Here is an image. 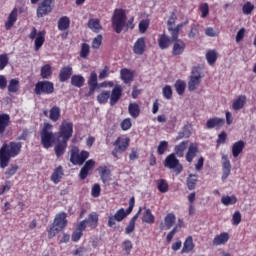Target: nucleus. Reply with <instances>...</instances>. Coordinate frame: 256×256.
Returning <instances> with one entry per match:
<instances>
[{
  "label": "nucleus",
  "instance_id": "f257e3e1",
  "mask_svg": "<svg viewBox=\"0 0 256 256\" xmlns=\"http://www.w3.org/2000/svg\"><path fill=\"white\" fill-rule=\"evenodd\" d=\"M21 142H10L9 144H3L0 148V167L5 169L9 165L12 157H17L21 153Z\"/></svg>",
  "mask_w": 256,
  "mask_h": 256
},
{
  "label": "nucleus",
  "instance_id": "f03ea898",
  "mask_svg": "<svg viewBox=\"0 0 256 256\" xmlns=\"http://www.w3.org/2000/svg\"><path fill=\"white\" fill-rule=\"evenodd\" d=\"M65 227H67V213L60 212L55 216L54 221L48 230L49 239H53V237L58 233H61Z\"/></svg>",
  "mask_w": 256,
  "mask_h": 256
},
{
  "label": "nucleus",
  "instance_id": "7ed1b4c3",
  "mask_svg": "<svg viewBox=\"0 0 256 256\" xmlns=\"http://www.w3.org/2000/svg\"><path fill=\"white\" fill-rule=\"evenodd\" d=\"M133 207H135V197H132L129 201V207L125 212L124 208L119 209L115 215H110L108 218V227H113L115 225V221H123L127 215H130V213L133 211Z\"/></svg>",
  "mask_w": 256,
  "mask_h": 256
},
{
  "label": "nucleus",
  "instance_id": "20e7f679",
  "mask_svg": "<svg viewBox=\"0 0 256 256\" xmlns=\"http://www.w3.org/2000/svg\"><path fill=\"white\" fill-rule=\"evenodd\" d=\"M53 125L45 122L44 126L40 132L41 143L45 149H49L51 147V143H53L55 139V135L53 134Z\"/></svg>",
  "mask_w": 256,
  "mask_h": 256
},
{
  "label": "nucleus",
  "instance_id": "39448f33",
  "mask_svg": "<svg viewBox=\"0 0 256 256\" xmlns=\"http://www.w3.org/2000/svg\"><path fill=\"white\" fill-rule=\"evenodd\" d=\"M125 21H127V16L125 15V10H115L114 16L112 18V27L116 33H121L123 27H125Z\"/></svg>",
  "mask_w": 256,
  "mask_h": 256
},
{
  "label": "nucleus",
  "instance_id": "423d86ee",
  "mask_svg": "<svg viewBox=\"0 0 256 256\" xmlns=\"http://www.w3.org/2000/svg\"><path fill=\"white\" fill-rule=\"evenodd\" d=\"M35 95H51L55 93V85L51 81H39L34 88Z\"/></svg>",
  "mask_w": 256,
  "mask_h": 256
},
{
  "label": "nucleus",
  "instance_id": "0eeeda50",
  "mask_svg": "<svg viewBox=\"0 0 256 256\" xmlns=\"http://www.w3.org/2000/svg\"><path fill=\"white\" fill-rule=\"evenodd\" d=\"M164 167L167 169H173L176 175H180V173L183 171V165L179 162V159H177L173 153L166 157L164 161Z\"/></svg>",
  "mask_w": 256,
  "mask_h": 256
},
{
  "label": "nucleus",
  "instance_id": "6e6552de",
  "mask_svg": "<svg viewBox=\"0 0 256 256\" xmlns=\"http://www.w3.org/2000/svg\"><path fill=\"white\" fill-rule=\"evenodd\" d=\"M71 137H73V123L64 120L60 125L58 141H61V139L63 141H69Z\"/></svg>",
  "mask_w": 256,
  "mask_h": 256
},
{
  "label": "nucleus",
  "instance_id": "1a4fd4ad",
  "mask_svg": "<svg viewBox=\"0 0 256 256\" xmlns=\"http://www.w3.org/2000/svg\"><path fill=\"white\" fill-rule=\"evenodd\" d=\"M199 85H201V72H199V68L194 67L188 82V91H197Z\"/></svg>",
  "mask_w": 256,
  "mask_h": 256
},
{
  "label": "nucleus",
  "instance_id": "9d476101",
  "mask_svg": "<svg viewBox=\"0 0 256 256\" xmlns=\"http://www.w3.org/2000/svg\"><path fill=\"white\" fill-rule=\"evenodd\" d=\"M87 159H89V152L82 151L79 154V149L73 148L71 150L70 161L73 163V165H83Z\"/></svg>",
  "mask_w": 256,
  "mask_h": 256
},
{
  "label": "nucleus",
  "instance_id": "9b49d317",
  "mask_svg": "<svg viewBox=\"0 0 256 256\" xmlns=\"http://www.w3.org/2000/svg\"><path fill=\"white\" fill-rule=\"evenodd\" d=\"M29 39L35 40V51H39L43 47V43H45V31L37 32V28L33 27L29 34Z\"/></svg>",
  "mask_w": 256,
  "mask_h": 256
},
{
  "label": "nucleus",
  "instance_id": "f8f14e48",
  "mask_svg": "<svg viewBox=\"0 0 256 256\" xmlns=\"http://www.w3.org/2000/svg\"><path fill=\"white\" fill-rule=\"evenodd\" d=\"M113 145L115 148L112 151V155L116 159H119V153H125V151H127V147H129V138H126L125 140L118 138Z\"/></svg>",
  "mask_w": 256,
  "mask_h": 256
},
{
  "label": "nucleus",
  "instance_id": "ddd939ff",
  "mask_svg": "<svg viewBox=\"0 0 256 256\" xmlns=\"http://www.w3.org/2000/svg\"><path fill=\"white\" fill-rule=\"evenodd\" d=\"M51 11H53V0H43L37 8L38 19L45 17V15H49Z\"/></svg>",
  "mask_w": 256,
  "mask_h": 256
},
{
  "label": "nucleus",
  "instance_id": "4468645a",
  "mask_svg": "<svg viewBox=\"0 0 256 256\" xmlns=\"http://www.w3.org/2000/svg\"><path fill=\"white\" fill-rule=\"evenodd\" d=\"M123 97V87L121 85L114 86L111 94H110V105L113 107V105H117L119 102V99Z\"/></svg>",
  "mask_w": 256,
  "mask_h": 256
},
{
  "label": "nucleus",
  "instance_id": "2eb2a0df",
  "mask_svg": "<svg viewBox=\"0 0 256 256\" xmlns=\"http://www.w3.org/2000/svg\"><path fill=\"white\" fill-rule=\"evenodd\" d=\"M93 169H95L94 160L93 159L88 160L80 170V174H79L80 179L82 181H84V179H87V175H89V172L93 171Z\"/></svg>",
  "mask_w": 256,
  "mask_h": 256
},
{
  "label": "nucleus",
  "instance_id": "dca6fc26",
  "mask_svg": "<svg viewBox=\"0 0 256 256\" xmlns=\"http://www.w3.org/2000/svg\"><path fill=\"white\" fill-rule=\"evenodd\" d=\"M222 171V181H226L227 177L231 175V161H229L227 155L222 156Z\"/></svg>",
  "mask_w": 256,
  "mask_h": 256
},
{
  "label": "nucleus",
  "instance_id": "f3484780",
  "mask_svg": "<svg viewBox=\"0 0 256 256\" xmlns=\"http://www.w3.org/2000/svg\"><path fill=\"white\" fill-rule=\"evenodd\" d=\"M175 221H177V217H175L174 213H169L164 218V224L161 223L160 229L161 231H165V229L169 230L173 225H175Z\"/></svg>",
  "mask_w": 256,
  "mask_h": 256
},
{
  "label": "nucleus",
  "instance_id": "a211bd4d",
  "mask_svg": "<svg viewBox=\"0 0 256 256\" xmlns=\"http://www.w3.org/2000/svg\"><path fill=\"white\" fill-rule=\"evenodd\" d=\"M225 125V119L223 118H210L206 122L208 129H221Z\"/></svg>",
  "mask_w": 256,
  "mask_h": 256
},
{
  "label": "nucleus",
  "instance_id": "6ab92c4d",
  "mask_svg": "<svg viewBox=\"0 0 256 256\" xmlns=\"http://www.w3.org/2000/svg\"><path fill=\"white\" fill-rule=\"evenodd\" d=\"M71 75H73V67H71V66H64L60 70L59 81L61 83H65V81L69 80V77H71Z\"/></svg>",
  "mask_w": 256,
  "mask_h": 256
},
{
  "label": "nucleus",
  "instance_id": "aec40b11",
  "mask_svg": "<svg viewBox=\"0 0 256 256\" xmlns=\"http://www.w3.org/2000/svg\"><path fill=\"white\" fill-rule=\"evenodd\" d=\"M145 47V38H138L133 47L135 55H143L145 53Z\"/></svg>",
  "mask_w": 256,
  "mask_h": 256
},
{
  "label": "nucleus",
  "instance_id": "412c9836",
  "mask_svg": "<svg viewBox=\"0 0 256 256\" xmlns=\"http://www.w3.org/2000/svg\"><path fill=\"white\" fill-rule=\"evenodd\" d=\"M185 43L183 40H175V43L173 45L172 55H183V52L185 51Z\"/></svg>",
  "mask_w": 256,
  "mask_h": 256
},
{
  "label": "nucleus",
  "instance_id": "4be33fe9",
  "mask_svg": "<svg viewBox=\"0 0 256 256\" xmlns=\"http://www.w3.org/2000/svg\"><path fill=\"white\" fill-rule=\"evenodd\" d=\"M15 23H17V8H14L9 14L8 20L5 23V29L9 31Z\"/></svg>",
  "mask_w": 256,
  "mask_h": 256
},
{
  "label": "nucleus",
  "instance_id": "5701e85b",
  "mask_svg": "<svg viewBox=\"0 0 256 256\" xmlns=\"http://www.w3.org/2000/svg\"><path fill=\"white\" fill-rule=\"evenodd\" d=\"M245 103H247V97L245 95H241L234 100L232 109H234V111H241V109L245 107Z\"/></svg>",
  "mask_w": 256,
  "mask_h": 256
},
{
  "label": "nucleus",
  "instance_id": "b1692460",
  "mask_svg": "<svg viewBox=\"0 0 256 256\" xmlns=\"http://www.w3.org/2000/svg\"><path fill=\"white\" fill-rule=\"evenodd\" d=\"M243 149H245V142L243 140H240L234 143L232 146L233 157H237L238 155H241V153H243Z\"/></svg>",
  "mask_w": 256,
  "mask_h": 256
},
{
  "label": "nucleus",
  "instance_id": "393cba45",
  "mask_svg": "<svg viewBox=\"0 0 256 256\" xmlns=\"http://www.w3.org/2000/svg\"><path fill=\"white\" fill-rule=\"evenodd\" d=\"M63 175V167L58 166L51 175V181H53V183L57 185V183H59L61 179H63Z\"/></svg>",
  "mask_w": 256,
  "mask_h": 256
},
{
  "label": "nucleus",
  "instance_id": "a878e982",
  "mask_svg": "<svg viewBox=\"0 0 256 256\" xmlns=\"http://www.w3.org/2000/svg\"><path fill=\"white\" fill-rule=\"evenodd\" d=\"M88 27L93 31L94 33H99L103 27L101 26V21L99 19L91 18L88 21Z\"/></svg>",
  "mask_w": 256,
  "mask_h": 256
},
{
  "label": "nucleus",
  "instance_id": "bb28decb",
  "mask_svg": "<svg viewBox=\"0 0 256 256\" xmlns=\"http://www.w3.org/2000/svg\"><path fill=\"white\" fill-rule=\"evenodd\" d=\"M229 241V233L223 232L220 235L215 236L213 245H225Z\"/></svg>",
  "mask_w": 256,
  "mask_h": 256
},
{
  "label": "nucleus",
  "instance_id": "cd10ccee",
  "mask_svg": "<svg viewBox=\"0 0 256 256\" xmlns=\"http://www.w3.org/2000/svg\"><path fill=\"white\" fill-rule=\"evenodd\" d=\"M181 29H183V24H178L175 28H173V26L168 27L172 41H181V39H179V31H181Z\"/></svg>",
  "mask_w": 256,
  "mask_h": 256
},
{
  "label": "nucleus",
  "instance_id": "c85d7f7f",
  "mask_svg": "<svg viewBox=\"0 0 256 256\" xmlns=\"http://www.w3.org/2000/svg\"><path fill=\"white\" fill-rule=\"evenodd\" d=\"M121 79L124 83H131L133 81V72L130 69L123 68L120 71Z\"/></svg>",
  "mask_w": 256,
  "mask_h": 256
},
{
  "label": "nucleus",
  "instance_id": "c756f323",
  "mask_svg": "<svg viewBox=\"0 0 256 256\" xmlns=\"http://www.w3.org/2000/svg\"><path fill=\"white\" fill-rule=\"evenodd\" d=\"M61 117V108L57 106H53L50 109L49 119L50 121H53L54 123H57Z\"/></svg>",
  "mask_w": 256,
  "mask_h": 256
},
{
  "label": "nucleus",
  "instance_id": "7c9ffc66",
  "mask_svg": "<svg viewBox=\"0 0 256 256\" xmlns=\"http://www.w3.org/2000/svg\"><path fill=\"white\" fill-rule=\"evenodd\" d=\"M140 213H141V208H139L138 213L135 214V215L131 218V220H130L128 226H127L126 229H125V233H126L127 235H130V233H133V231H135V221H137V219H139V214H140Z\"/></svg>",
  "mask_w": 256,
  "mask_h": 256
},
{
  "label": "nucleus",
  "instance_id": "2f4dec72",
  "mask_svg": "<svg viewBox=\"0 0 256 256\" xmlns=\"http://www.w3.org/2000/svg\"><path fill=\"white\" fill-rule=\"evenodd\" d=\"M65 149H67V140L61 139L55 146L56 157H61L65 153Z\"/></svg>",
  "mask_w": 256,
  "mask_h": 256
},
{
  "label": "nucleus",
  "instance_id": "473e14b6",
  "mask_svg": "<svg viewBox=\"0 0 256 256\" xmlns=\"http://www.w3.org/2000/svg\"><path fill=\"white\" fill-rule=\"evenodd\" d=\"M128 111L131 117H133V119H137V117H139L141 113V108L137 103H130L128 106Z\"/></svg>",
  "mask_w": 256,
  "mask_h": 256
},
{
  "label": "nucleus",
  "instance_id": "72a5a7b5",
  "mask_svg": "<svg viewBox=\"0 0 256 256\" xmlns=\"http://www.w3.org/2000/svg\"><path fill=\"white\" fill-rule=\"evenodd\" d=\"M142 221L143 223H149L150 225H152V223H155V216L153 215V213H151V209L144 208Z\"/></svg>",
  "mask_w": 256,
  "mask_h": 256
},
{
  "label": "nucleus",
  "instance_id": "f704fd0d",
  "mask_svg": "<svg viewBox=\"0 0 256 256\" xmlns=\"http://www.w3.org/2000/svg\"><path fill=\"white\" fill-rule=\"evenodd\" d=\"M100 173V177L103 183H107L109 181V177H111V170L107 168V166H100L98 168Z\"/></svg>",
  "mask_w": 256,
  "mask_h": 256
},
{
  "label": "nucleus",
  "instance_id": "c9c22d12",
  "mask_svg": "<svg viewBox=\"0 0 256 256\" xmlns=\"http://www.w3.org/2000/svg\"><path fill=\"white\" fill-rule=\"evenodd\" d=\"M10 117L8 114H0V133H5V129L9 127Z\"/></svg>",
  "mask_w": 256,
  "mask_h": 256
},
{
  "label": "nucleus",
  "instance_id": "e433bc0d",
  "mask_svg": "<svg viewBox=\"0 0 256 256\" xmlns=\"http://www.w3.org/2000/svg\"><path fill=\"white\" fill-rule=\"evenodd\" d=\"M85 221L91 227V229H95V227H97V223H99V215L93 212L89 214L88 219Z\"/></svg>",
  "mask_w": 256,
  "mask_h": 256
},
{
  "label": "nucleus",
  "instance_id": "4c0bfd02",
  "mask_svg": "<svg viewBox=\"0 0 256 256\" xmlns=\"http://www.w3.org/2000/svg\"><path fill=\"white\" fill-rule=\"evenodd\" d=\"M189 137H191V125H185L182 131L178 133L176 139L179 141V139H189Z\"/></svg>",
  "mask_w": 256,
  "mask_h": 256
},
{
  "label": "nucleus",
  "instance_id": "58836bf2",
  "mask_svg": "<svg viewBox=\"0 0 256 256\" xmlns=\"http://www.w3.org/2000/svg\"><path fill=\"white\" fill-rule=\"evenodd\" d=\"M198 151L199 149L197 148V146H194L193 144L189 146L188 152L186 154V160L188 161V163H191L193 159H195Z\"/></svg>",
  "mask_w": 256,
  "mask_h": 256
},
{
  "label": "nucleus",
  "instance_id": "ea45409f",
  "mask_svg": "<svg viewBox=\"0 0 256 256\" xmlns=\"http://www.w3.org/2000/svg\"><path fill=\"white\" fill-rule=\"evenodd\" d=\"M71 85L78 88L83 87V85H85V78L82 75H73Z\"/></svg>",
  "mask_w": 256,
  "mask_h": 256
},
{
  "label": "nucleus",
  "instance_id": "a19ab883",
  "mask_svg": "<svg viewBox=\"0 0 256 256\" xmlns=\"http://www.w3.org/2000/svg\"><path fill=\"white\" fill-rule=\"evenodd\" d=\"M71 25V21L69 20V17L63 16L58 21V29L59 31H67V28Z\"/></svg>",
  "mask_w": 256,
  "mask_h": 256
},
{
  "label": "nucleus",
  "instance_id": "79ce46f5",
  "mask_svg": "<svg viewBox=\"0 0 256 256\" xmlns=\"http://www.w3.org/2000/svg\"><path fill=\"white\" fill-rule=\"evenodd\" d=\"M194 248H195V244H193V237L188 236L184 242L182 253H189L193 251Z\"/></svg>",
  "mask_w": 256,
  "mask_h": 256
},
{
  "label": "nucleus",
  "instance_id": "37998d69",
  "mask_svg": "<svg viewBox=\"0 0 256 256\" xmlns=\"http://www.w3.org/2000/svg\"><path fill=\"white\" fill-rule=\"evenodd\" d=\"M160 49H167L171 45V39L167 35L162 34L158 39Z\"/></svg>",
  "mask_w": 256,
  "mask_h": 256
},
{
  "label": "nucleus",
  "instance_id": "c03bdc74",
  "mask_svg": "<svg viewBox=\"0 0 256 256\" xmlns=\"http://www.w3.org/2000/svg\"><path fill=\"white\" fill-rule=\"evenodd\" d=\"M188 143L189 141H183L179 145L175 146L174 155H177V157H183V154L185 152V149L187 148Z\"/></svg>",
  "mask_w": 256,
  "mask_h": 256
},
{
  "label": "nucleus",
  "instance_id": "a18cd8bd",
  "mask_svg": "<svg viewBox=\"0 0 256 256\" xmlns=\"http://www.w3.org/2000/svg\"><path fill=\"white\" fill-rule=\"evenodd\" d=\"M174 87H175L178 95H183V93H185L187 83H185V81H183V80H177L174 84Z\"/></svg>",
  "mask_w": 256,
  "mask_h": 256
},
{
  "label": "nucleus",
  "instance_id": "49530a36",
  "mask_svg": "<svg viewBox=\"0 0 256 256\" xmlns=\"http://www.w3.org/2000/svg\"><path fill=\"white\" fill-rule=\"evenodd\" d=\"M197 175L195 174H190L189 177L187 178V187L189 191H193L197 185Z\"/></svg>",
  "mask_w": 256,
  "mask_h": 256
},
{
  "label": "nucleus",
  "instance_id": "de8ad7c7",
  "mask_svg": "<svg viewBox=\"0 0 256 256\" xmlns=\"http://www.w3.org/2000/svg\"><path fill=\"white\" fill-rule=\"evenodd\" d=\"M221 203L223 205L229 206V205H235L237 203V197L235 195L232 196H223L221 198Z\"/></svg>",
  "mask_w": 256,
  "mask_h": 256
},
{
  "label": "nucleus",
  "instance_id": "09e8293b",
  "mask_svg": "<svg viewBox=\"0 0 256 256\" xmlns=\"http://www.w3.org/2000/svg\"><path fill=\"white\" fill-rule=\"evenodd\" d=\"M109 98H111V92L102 91L101 94L97 96V101L98 103L105 104L107 101H109Z\"/></svg>",
  "mask_w": 256,
  "mask_h": 256
},
{
  "label": "nucleus",
  "instance_id": "8fccbe9b",
  "mask_svg": "<svg viewBox=\"0 0 256 256\" xmlns=\"http://www.w3.org/2000/svg\"><path fill=\"white\" fill-rule=\"evenodd\" d=\"M53 72L51 71V65L46 64L41 68V77L42 79H49Z\"/></svg>",
  "mask_w": 256,
  "mask_h": 256
},
{
  "label": "nucleus",
  "instance_id": "3c124183",
  "mask_svg": "<svg viewBox=\"0 0 256 256\" xmlns=\"http://www.w3.org/2000/svg\"><path fill=\"white\" fill-rule=\"evenodd\" d=\"M206 60L208 61L209 65H214L217 61V52L215 50H209L206 53Z\"/></svg>",
  "mask_w": 256,
  "mask_h": 256
},
{
  "label": "nucleus",
  "instance_id": "603ef678",
  "mask_svg": "<svg viewBox=\"0 0 256 256\" xmlns=\"http://www.w3.org/2000/svg\"><path fill=\"white\" fill-rule=\"evenodd\" d=\"M9 93H17L19 91V81L17 79H12L8 85Z\"/></svg>",
  "mask_w": 256,
  "mask_h": 256
},
{
  "label": "nucleus",
  "instance_id": "864d4df0",
  "mask_svg": "<svg viewBox=\"0 0 256 256\" xmlns=\"http://www.w3.org/2000/svg\"><path fill=\"white\" fill-rule=\"evenodd\" d=\"M91 52L89 44L83 43L81 46V51H80V57L82 59H87L89 57V53Z\"/></svg>",
  "mask_w": 256,
  "mask_h": 256
},
{
  "label": "nucleus",
  "instance_id": "5fc2aeb1",
  "mask_svg": "<svg viewBox=\"0 0 256 256\" xmlns=\"http://www.w3.org/2000/svg\"><path fill=\"white\" fill-rule=\"evenodd\" d=\"M167 149H169V142H167L165 140L161 141L157 148L158 155H164L165 151H167Z\"/></svg>",
  "mask_w": 256,
  "mask_h": 256
},
{
  "label": "nucleus",
  "instance_id": "6e6d98bb",
  "mask_svg": "<svg viewBox=\"0 0 256 256\" xmlns=\"http://www.w3.org/2000/svg\"><path fill=\"white\" fill-rule=\"evenodd\" d=\"M158 191H160V193H167V191H169V184H167V182L163 179L158 180Z\"/></svg>",
  "mask_w": 256,
  "mask_h": 256
},
{
  "label": "nucleus",
  "instance_id": "4d7b16f0",
  "mask_svg": "<svg viewBox=\"0 0 256 256\" xmlns=\"http://www.w3.org/2000/svg\"><path fill=\"white\" fill-rule=\"evenodd\" d=\"M9 65V56L7 54H0V71Z\"/></svg>",
  "mask_w": 256,
  "mask_h": 256
},
{
  "label": "nucleus",
  "instance_id": "13d9d810",
  "mask_svg": "<svg viewBox=\"0 0 256 256\" xmlns=\"http://www.w3.org/2000/svg\"><path fill=\"white\" fill-rule=\"evenodd\" d=\"M162 93L165 99H173V89L171 88V86L166 85L163 88Z\"/></svg>",
  "mask_w": 256,
  "mask_h": 256
},
{
  "label": "nucleus",
  "instance_id": "bf43d9fd",
  "mask_svg": "<svg viewBox=\"0 0 256 256\" xmlns=\"http://www.w3.org/2000/svg\"><path fill=\"white\" fill-rule=\"evenodd\" d=\"M88 85L89 87H97V72L93 71L90 73Z\"/></svg>",
  "mask_w": 256,
  "mask_h": 256
},
{
  "label": "nucleus",
  "instance_id": "052dcab7",
  "mask_svg": "<svg viewBox=\"0 0 256 256\" xmlns=\"http://www.w3.org/2000/svg\"><path fill=\"white\" fill-rule=\"evenodd\" d=\"M199 10L201 11V17L205 19L207 15H209V4L207 3H202L200 4Z\"/></svg>",
  "mask_w": 256,
  "mask_h": 256
},
{
  "label": "nucleus",
  "instance_id": "680f3d73",
  "mask_svg": "<svg viewBox=\"0 0 256 256\" xmlns=\"http://www.w3.org/2000/svg\"><path fill=\"white\" fill-rule=\"evenodd\" d=\"M101 43H103V36L98 35L92 41V49H99L101 47Z\"/></svg>",
  "mask_w": 256,
  "mask_h": 256
},
{
  "label": "nucleus",
  "instance_id": "e2e57ef3",
  "mask_svg": "<svg viewBox=\"0 0 256 256\" xmlns=\"http://www.w3.org/2000/svg\"><path fill=\"white\" fill-rule=\"evenodd\" d=\"M132 125L131 118H126L121 122L120 127L122 131H129V128L132 127Z\"/></svg>",
  "mask_w": 256,
  "mask_h": 256
},
{
  "label": "nucleus",
  "instance_id": "0e129e2a",
  "mask_svg": "<svg viewBox=\"0 0 256 256\" xmlns=\"http://www.w3.org/2000/svg\"><path fill=\"white\" fill-rule=\"evenodd\" d=\"M18 169H19V166H17V165L10 166L7 169V171L5 172L7 179H9V177H13V175H15L17 173Z\"/></svg>",
  "mask_w": 256,
  "mask_h": 256
},
{
  "label": "nucleus",
  "instance_id": "69168bd1",
  "mask_svg": "<svg viewBox=\"0 0 256 256\" xmlns=\"http://www.w3.org/2000/svg\"><path fill=\"white\" fill-rule=\"evenodd\" d=\"M253 9H255V6L251 4V2H247L243 6V13L244 15H251Z\"/></svg>",
  "mask_w": 256,
  "mask_h": 256
},
{
  "label": "nucleus",
  "instance_id": "338daca9",
  "mask_svg": "<svg viewBox=\"0 0 256 256\" xmlns=\"http://www.w3.org/2000/svg\"><path fill=\"white\" fill-rule=\"evenodd\" d=\"M147 29H149V20H142L139 23V31H140V33H145V31H147Z\"/></svg>",
  "mask_w": 256,
  "mask_h": 256
},
{
  "label": "nucleus",
  "instance_id": "774afa93",
  "mask_svg": "<svg viewBox=\"0 0 256 256\" xmlns=\"http://www.w3.org/2000/svg\"><path fill=\"white\" fill-rule=\"evenodd\" d=\"M232 223H233V225H239V223H241V212L236 211L233 214Z\"/></svg>",
  "mask_w": 256,
  "mask_h": 256
}]
</instances>
